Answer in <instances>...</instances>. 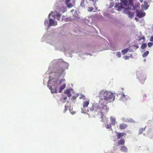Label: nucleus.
I'll list each match as a JSON object with an SVG mask.
<instances>
[{
    "mask_svg": "<svg viewBox=\"0 0 153 153\" xmlns=\"http://www.w3.org/2000/svg\"><path fill=\"white\" fill-rule=\"evenodd\" d=\"M116 55L118 57H120L121 56V54L120 52H118L116 53Z\"/></svg>",
    "mask_w": 153,
    "mask_h": 153,
    "instance_id": "nucleus-28",
    "label": "nucleus"
},
{
    "mask_svg": "<svg viewBox=\"0 0 153 153\" xmlns=\"http://www.w3.org/2000/svg\"><path fill=\"white\" fill-rule=\"evenodd\" d=\"M140 1L141 2H142L143 1V0H140Z\"/></svg>",
    "mask_w": 153,
    "mask_h": 153,
    "instance_id": "nucleus-42",
    "label": "nucleus"
},
{
    "mask_svg": "<svg viewBox=\"0 0 153 153\" xmlns=\"http://www.w3.org/2000/svg\"><path fill=\"white\" fill-rule=\"evenodd\" d=\"M100 94L104 97V100L105 101L106 103L114 101L115 98L114 95L111 92L106 91H102Z\"/></svg>",
    "mask_w": 153,
    "mask_h": 153,
    "instance_id": "nucleus-1",
    "label": "nucleus"
},
{
    "mask_svg": "<svg viewBox=\"0 0 153 153\" xmlns=\"http://www.w3.org/2000/svg\"><path fill=\"white\" fill-rule=\"evenodd\" d=\"M146 127L144 128H141L140 129L139 131V134H142L143 132L145 130Z\"/></svg>",
    "mask_w": 153,
    "mask_h": 153,
    "instance_id": "nucleus-19",
    "label": "nucleus"
},
{
    "mask_svg": "<svg viewBox=\"0 0 153 153\" xmlns=\"http://www.w3.org/2000/svg\"><path fill=\"white\" fill-rule=\"evenodd\" d=\"M129 58V57L128 56H124V58L126 60L128 59Z\"/></svg>",
    "mask_w": 153,
    "mask_h": 153,
    "instance_id": "nucleus-32",
    "label": "nucleus"
},
{
    "mask_svg": "<svg viewBox=\"0 0 153 153\" xmlns=\"http://www.w3.org/2000/svg\"><path fill=\"white\" fill-rule=\"evenodd\" d=\"M105 127L107 129L110 128L111 127V124H107L105 125Z\"/></svg>",
    "mask_w": 153,
    "mask_h": 153,
    "instance_id": "nucleus-25",
    "label": "nucleus"
},
{
    "mask_svg": "<svg viewBox=\"0 0 153 153\" xmlns=\"http://www.w3.org/2000/svg\"><path fill=\"white\" fill-rule=\"evenodd\" d=\"M74 11V10H71V11L72 12V11Z\"/></svg>",
    "mask_w": 153,
    "mask_h": 153,
    "instance_id": "nucleus-44",
    "label": "nucleus"
},
{
    "mask_svg": "<svg viewBox=\"0 0 153 153\" xmlns=\"http://www.w3.org/2000/svg\"><path fill=\"white\" fill-rule=\"evenodd\" d=\"M135 20H136L137 21H138V19L136 17H135Z\"/></svg>",
    "mask_w": 153,
    "mask_h": 153,
    "instance_id": "nucleus-41",
    "label": "nucleus"
},
{
    "mask_svg": "<svg viewBox=\"0 0 153 153\" xmlns=\"http://www.w3.org/2000/svg\"><path fill=\"white\" fill-rule=\"evenodd\" d=\"M65 93L68 95V97H70L71 96V94L69 89L66 90L65 92Z\"/></svg>",
    "mask_w": 153,
    "mask_h": 153,
    "instance_id": "nucleus-18",
    "label": "nucleus"
},
{
    "mask_svg": "<svg viewBox=\"0 0 153 153\" xmlns=\"http://www.w3.org/2000/svg\"><path fill=\"white\" fill-rule=\"evenodd\" d=\"M58 79H56V80H55L54 81V84H56L57 81H58Z\"/></svg>",
    "mask_w": 153,
    "mask_h": 153,
    "instance_id": "nucleus-37",
    "label": "nucleus"
},
{
    "mask_svg": "<svg viewBox=\"0 0 153 153\" xmlns=\"http://www.w3.org/2000/svg\"><path fill=\"white\" fill-rule=\"evenodd\" d=\"M49 26H51L52 25L56 26L57 25L56 22H55L53 19H49Z\"/></svg>",
    "mask_w": 153,
    "mask_h": 153,
    "instance_id": "nucleus-7",
    "label": "nucleus"
},
{
    "mask_svg": "<svg viewBox=\"0 0 153 153\" xmlns=\"http://www.w3.org/2000/svg\"><path fill=\"white\" fill-rule=\"evenodd\" d=\"M67 5V7L68 8H71L73 7V5L71 3H68L66 4Z\"/></svg>",
    "mask_w": 153,
    "mask_h": 153,
    "instance_id": "nucleus-24",
    "label": "nucleus"
},
{
    "mask_svg": "<svg viewBox=\"0 0 153 153\" xmlns=\"http://www.w3.org/2000/svg\"><path fill=\"white\" fill-rule=\"evenodd\" d=\"M120 3H116L114 6V8L117 10L120 11L121 9L124 8L123 6H126L128 3L127 0H121Z\"/></svg>",
    "mask_w": 153,
    "mask_h": 153,
    "instance_id": "nucleus-3",
    "label": "nucleus"
},
{
    "mask_svg": "<svg viewBox=\"0 0 153 153\" xmlns=\"http://www.w3.org/2000/svg\"><path fill=\"white\" fill-rule=\"evenodd\" d=\"M70 0H66L65 1V3L66 4H68L69 3V2L70 1Z\"/></svg>",
    "mask_w": 153,
    "mask_h": 153,
    "instance_id": "nucleus-36",
    "label": "nucleus"
},
{
    "mask_svg": "<svg viewBox=\"0 0 153 153\" xmlns=\"http://www.w3.org/2000/svg\"><path fill=\"white\" fill-rule=\"evenodd\" d=\"M120 150L122 152H128V149L126 147L124 146H121L120 148Z\"/></svg>",
    "mask_w": 153,
    "mask_h": 153,
    "instance_id": "nucleus-11",
    "label": "nucleus"
},
{
    "mask_svg": "<svg viewBox=\"0 0 153 153\" xmlns=\"http://www.w3.org/2000/svg\"><path fill=\"white\" fill-rule=\"evenodd\" d=\"M114 3H110L109 6V8H111L112 7H113L114 6Z\"/></svg>",
    "mask_w": 153,
    "mask_h": 153,
    "instance_id": "nucleus-31",
    "label": "nucleus"
},
{
    "mask_svg": "<svg viewBox=\"0 0 153 153\" xmlns=\"http://www.w3.org/2000/svg\"><path fill=\"white\" fill-rule=\"evenodd\" d=\"M150 41L151 42H153V36H152L150 39Z\"/></svg>",
    "mask_w": 153,
    "mask_h": 153,
    "instance_id": "nucleus-34",
    "label": "nucleus"
},
{
    "mask_svg": "<svg viewBox=\"0 0 153 153\" xmlns=\"http://www.w3.org/2000/svg\"><path fill=\"white\" fill-rule=\"evenodd\" d=\"M153 45V43L151 42H149L148 43V45L149 48L151 47Z\"/></svg>",
    "mask_w": 153,
    "mask_h": 153,
    "instance_id": "nucleus-29",
    "label": "nucleus"
},
{
    "mask_svg": "<svg viewBox=\"0 0 153 153\" xmlns=\"http://www.w3.org/2000/svg\"><path fill=\"white\" fill-rule=\"evenodd\" d=\"M129 48H128L126 49L123 50L121 51V52L123 54L126 53L128 52L129 50Z\"/></svg>",
    "mask_w": 153,
    "mask_h": 153,
    "instance_id": "nucleus-17",
    "label": "nucleus"
},
{
    "mask_svg": "<svg viewBox=\"0 0 153 153\" xmlns=\"http://www.w3.org/2000/svg\"><path fill=\"white\" fill-rule=\"evenodd\" d=\"M125 143V141L124 139H120L118 141V144L119 145H123Z\"/></svg>",
    "mask_w": 153,
    "mask_h": 153,
    "instance_id": "nucleus-14",
    "label": "nucleus"
},
{
    "mask_svg": "<svg viewBox=\"0 0 153 153\" xmlns=\"http://www.w3.org/2000/svg\"><path fill=\"white\" fill-rule=\"evenodd\" d=\"M125 96H126L125 95L124 93H123L122 94V97H125Z\"/></svg>",
    "mask_w": 153,
    "mask_h": 153,
    "instance_id": "nucleus-38",
    "label": "nucleus"
},
{
    "mask_svg": "<svg viewBox=\"0 0 153 153\" xmlns=\"http://www.w3.org/2000/svg\"><path fill=\"white\" fill-rule=\"evenodd\" d=\"M129 2L131 4V6L133 7V9H134V4L132 3L133 0H129Z\"/></svg>",
    "mask_w": 153,
    "mask_h": 153,
    "instance_id": "nucleus-27",
    "label": "nucleus"
},
{
    "mask_svg": "<svg viewBox=\"0 0 153 153\" xmlns=\"http://www.w3.org/2000/svg\"><path fill=\"white\" fill-rule=\"evenodd\" d=\"M65 108L64 110V112L65 113L67 110V106L66 105L65 106Z\"/></svg>",
    "mask_w": 153,
    "mask_h": 153,
    "instance_id": "nucleus-33",
    "label": "nucleus"
},
{
    "mask_svg": "<svg viewBox=\"0 0 153 153\" xmlns=\"http://www.w3.org/2000/svg\"><path fill=\"white\" fill-rule=\"evenodd\" d=\"M89 103V101L86 100L83 103V107L84 108H87Z\"/></svg>",
    "mask_w": 153,
    "mask_h": 153,
    "instance_id": "nucleus-12",
    "label": "nucleus"
},
{
    "mask_svg": "<svg viewBox=\"0 0 153 153\" xmlns=\"http://www.w3.org/2000/svg\"><path fill=\"white\" fill-rule=\"evenodd\" d=\"M133 47H136V49L138 48L139 47L137 45L135 46L134 45L133 46Z\"/></svg>",
    "mask_w": 153,
    "mask_h": 153,
    "instance_id": "nucleus-39",
    "label": "nucleus"
},
{
    "mask_svg": "<svg viewBox=\"0 0 153 153\" xmlns=\"http://www.w3.org/2000/svg\"><path fill=\"white\" fill-rule=\"evenodd\" d=\"M93 9H94L93 7H89L88 8V11L89 12H91L93 10Z\"/></svg>",
    "mask_w": 153,
    "mask_h": 153,
    "instance_id": "nucleus-30",
    "label": "nucleus"
},
{
    "mask_svg": "<svg viewBox=\"0 0 153 153\" xmlns=\"http://www.w3.org/2000/svg\"><path fill=\"white\" fill-rule=\"evenodd\" d=\"M136 12L137 16L139 18L143 17L146 15V13L145 12L143 13L138 10H137Z\"/></svg>",
    "mask_w": 153,
    "mask_h": 153,
    "instance_id": "nucleus-6",
    "label": "nucleus"
},
{
    "mask_svg": "<svg viewBox=\"0 0 153 153\" xmlns=\"http://www.w3.org/2000/svg\"><path fill=\"white\" fill-rule=\"evenodd\" d=\"M127 127V125L124 123L121 124L120 125V128L121 129H125Z\"/></svg>",
    "mask_w": 153,
    "mask_h": 153,
    "instance_id": "nucleus-16",
    "label": "nucleus"
},
{
    "mask_svg": "<svg viewBox=\"0 0 153 153\" xmlns=\"http://www.w3.org/2000/svg\"><path fill=\"white\" fill-rule=\"evenodd\" d=\"M49 89L51 90L52 93H57V86L53 89L52 86H49Z\"/></svg>",
    "mask_w": 153,
    "mask_h": 153,
    "instance_id": "nucleus-8",
    "label": "nucleus"
},
{
    "mask_svg": "<svg viewBox=\"0 0 153 153\" xmlns=\"http://www.w3.org/2000/svg\"><path fill=\"white\" fill-rule=\"evenodd\" d=\"M61 16V15L60 14H58L56 15L57 19L59 21L60 20V17Z\"/></svg>",
    "mask_w": 153,
    "mask_h": 153,
    "instance_id": "nucleus-26",
    "label": "nucleus"
},
{
    "mask_svg": "<svg viewBox=\"0 0 153 153\" xmlns=\"http://www.w3.org/2000/svg\"><path fill=\"white\" fill-rule=\"evenodd\" d=\"M111 122L113 125H114L115 124L116 119L115 118L112 116L110 117Z\"/></svg>",
    "mask_w": 153,
    "mask_h": 153,
    "instance_id": "nucleus-13",
    "label": "nucleus"
},
{
    "mask_svg": "<svg viewBox=\"0 0 153 153\" xmlns=\"http://www.w3.org/2000/svg\"><path fill=\"white\" fill-rule=\"evenodd\" d=\"M96 0H82L80 6L82 7H85L93 4L95 6L96 4Z\"/></svg>",
    "mask_w": 153,
    "mask_h": 153,
    "instance_id": "nucleus-2",
    "label": "nucleus"
},
{
    "mask_svg": "<svg viewBox=\"0 0 153 153\" xmlns=\"http://www.w3.org/2000/svg\"><path fill=\"white\" fill-rule=\"evenodd\" d=\"M105 109V112H107L109 110V108L107 106L104 105L103 108V110Z\"/></svg>",
    "mask_w": 153,
    "mask_h": 153,
    "instance_id": "nucleus-21",
    "label": "nucleus"
},
{
    "mask_svg": "<svg viewBox=\"0 0 153 153\" xmlns=\"http://www.w3.org/2000/svg\"><path fill=\"white\" fill-rule=\"evenodd\" d=\"M74 113H72V114H74Z\"/></svg>",
    "mask_w": 153,
    "mask_h": 153,
    "instance_id": "nucleus-45",
    "label": "nucleus"
},
{
    "mask_svg": "<svg viewBox=\"0 0 153 153\" xmlns=\"http://www.w3.org/2000/svg\"><path fill=\"white\" fill-rule=\"evenodd\" d=\"M149 53V51H146L142 55V56L143 58H145L147 56Z\"/></svg>",
    "mask_w": 153,
    "mask_h": 153,
    "instance_id": "nucleus-20",
    "label": "nucleus"
},
{
    "mask_svg": "<svg viewBox=\"0 0 153 153\" xmlns=\"http://www.w3.org/2000/svg\"><path fill=\"white\" fill-rule=\"evenodd\" d=\"M137 76L140 81H144L146 79V77L143 74L140 72H138L137 74Z\"/></svg>",
    "mask_w": 153,
    "mask_h": 153,
    "instance_id": "nucleus-5",
    "label": "nucleus"
},
{
    "mask_svg": "<svg viewBox=\"0 0 153 153\" xmlns=\"http://www.w3.org/2000/svg\"><path fill=\"white\" fill-rule=\"evenodd\" d=\"M98 116L100 117V118L102 120L101 121L102 122H103V118L104 114H103L102 112H100L98 113Z\"/></svg>",
    "mask_w": 153,
    "mask_h": 153,
    "instance_id": "nucleus-15",
    "label": "nucleus"
},
{
    "mask_svg": "<svg viewBox=\"0 0 153 153\" xmlns=\"http://www.w3.org/2000/svg\"><path fill=\"white\" fill-rule=\"evenodd\" d=\"M116 134L117 136V138L118 139H120L125 134L124 133H120L119 132H116Z\"/></svg>",
    "mask_w": 153,
    "mask_h": 153,
    "instance_id": "nucleus-9",
    "label": "nucleus"
},
{
    "mask_svg": "<svg viewBox=\"0 0 153 153\" xmlns=\"http://www.w3.org/2000/svg\"><path fill=\"white\" fill-rule=\"evenodd\" d=\"M147 46V45L145 43L143 44L141 46V48L142 49H144Z\"/></svg>",
    "mask_w": 153,
    "mask_h": 153,
    "instance_id": "nucleus-22",
    "label": "nucleus"
},
{
    "mask_svg": "<svg viewBox=\"0 0 153 153\" xmlns=\"http://www.w3.org/2000/svg\"><path fill=\"white\" fill-rule=\"evenodd\" d=\"M144 39H145V37L144 36L142 37H140L139 38V40H141L142 39H143V40H144Z\"/></svg>",
    "mask_w": 153,
    "mask_h": 153,
    "instance_id": "nucleus-35",
    "label": "nucleus"
},
{
    "mask_svg": "<svg viewBox=\"0 0 153 153\" xmlns=\"http://www.w3.org/2000/svg\"><path fill=\"white\" fill-rule=\"evenodd\" d=\"M90 110L91 111H93V108H91V109H90Z\"/></svg>",
    "mask_w": 153,
    "mask_h": 153,
    "instance_id": "nucleus-43",
    "label": "nucleus"
},
{
    "mask_svg": "<svg viewBox=\"0 0 153 153\" xmlns=\"http://www.w3.org/2000/svg\"><path fill=\"white\" fill-rule=\"evenodd\" d=\"M67 99V97H65L63 99L65 100H66Z\"/></svg>",
    "mask_w": 153,
    "mask_h": 153,
    "instance_id": "nucleus-40",
    "label": "nucleus"
},
{
    "mask_svg": "<svg viewBox=\"0 0 153 153\" xmlns=\"http://www.w3.org/2000/svg\"><path fill=\"white\" fill-rule=\"evenodd\" d=\"M131 9V8L128 6L124 9V12L128 15L129 17L132 18L134 16V13L130 11Z\"/></svg>",
    "mask_w": 153,
    "mask_h": 153,
    "instance_id": "nucleus-4",
    "label": "nucleus"
},
{
    "mask_svg": "<svg viewBox=\"0 0 153 153\" xmlns=\"http://www.w3.org/2000/svg\"><path fill=\"white\" fill-rule=\"evenodd\" d=\"M65 81V79H61L59 82V84L60 85L62 83L64 82Z\"/></svg>",
    "mask_w": 153,
    "mask_h": 153,
    "instance_id": "nucleus-23",
    "label": "nucleus"
},
{
    "mask_svg": "<svg viewBox=\"0 0 153 153\" xmlns=\"http://www.w3.org/2000/svg\"><path fill=\"white\" fill-rule=\"evenodd\" d=\"M66 84L65 83H63L62 85H61L59 88V93H61L62 92V91L64 89L65 87Z\"/></svg>",
    "mask_w": 153,
    "mask_h": 153,
    "instance_id": "nucleus-10",
    "label": "nucleus"
}]
</instances>
